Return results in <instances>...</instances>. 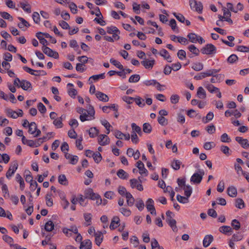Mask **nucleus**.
Masks as SVG:
<instances>
[{
	"mask_svg": "<svg viewBox=\"0 0 249 249\" xmlns=\"http://www.w3.org/2000/svg\"><path fill=\"white\" fill-rule=\"evenodd\" d=\"M219 231L220 232L225 234H227L228 233H231L232 231V229L229 226H222L219 228Z\"/></svg>",
	"mask_w": 249,
	"mask_h": 249,
	"instance_id": "21",
	"label": "nucleus"
},
{
	"mask_svg": "<svg viewBox=\"0 0 249 249\" xmlns=\"http://www.w3.org/2000/svg\"><path fill=\"white\" fill-rule=\"evenodd\" d=\"M181 162L178 160H174L171 163L172 168L175 170H178L180 168Z\"/></svg>",
	"mask_w": 249,
	"mask_h": 249,
	"instance_id": "37",
	"label": "nucleus"
},
{
	"mask_svg": "<svg viewBox=\"0 0 249 249\" xmlns=\"http://www.w3.org/2000/svg\"><path fill=\"white\" fill-rule=\"evenodd\" d=\"M19 87L21 88L24 90H31L32 89L31 83L26 80H22Z\"/></svg>",
	"mask_w": 249,
	"mask_h": 249,
	"instance_id": "9",
	"label": "nucleus"
},
{
	"mask_svg": "<svg viewBox=\"0 0 249 249\" xmlns=\"http://www.w3.org/2000/svg\"><path fill=\"white\" fill-rule=\"evenodd\" d=\"M134 101L135 102L136 104L140 107H143L145 106L144 100L142 99L140 97L134 98Z\"/></svg>",
	"mask_w": 249,
	"mask_h": 249,
	"instance_id": "55",
	"label": "nucleus"
},
{
	"mask_svg": "<svg viewBox=\"0 0 249 249\" xmlns=\"http://www.w3.org/2000/svg\"><path fill=\"white\" fill-rule=\"evenodd\" d=\"M188 198L189 197H187V196L186 197H184V196H180L179 195H178L177 196V200L179 203H181L185 204V203H188L189 202Z\"/></svg>",
	"mask_w": 249,
	"mask_h": 249,
	"instance_id": "45",
	"label": "nucleus"
},
{
	"mask_svg": "<svg viewBox=\"0 0 249 249\" xmlns=\"http://www.w3.org/2000/svg\"><path fill=\"white\" fill-rule=\"evenodd\" d=\"M120 222V218L118 216H114L111 220L109 228L111 230H114L118 226L115 224H118Z\"/></svg>",
	"mask_w": 249,
	"mask_h": 249,
	"instance_id": "22",
	"label": "nucleus"
},
{
	"mask_svg": "<svg viewBox=\"0 0 249 249\" xmlns=\"http://www.w3.org/2000/svg\"><path fill=\"white\" fill-rule=\"evenodd\" d=\"M105 78V73H101L97 75H93L91 76H90L89 79V84H91L92 83V81H90V80L91 79H93L95 81H97L99 79H104Z\"/></svg>",
	"mask_w": 249,
	"mask_h": 249,
	"instance_id": "30",
	"label": "nucleus"
},
{
	"mask_svg": "<svg viewBox=\"0 0 249 249\" xmlns=\"http://www.w3.org/2000/svg\"><path fill=\"white\" fill-rule=\"evenodd\" d=\"M25 173H26L25 177L26 181H27L28 182H30V183H31V182H33L34 181L33 180V178L32 175H31V172L29 170H28V171H25Z\"/></svg>",
	"mask_w": 249,
	"mask_h": 249,
	"instance_id": "56",
	"label": "nucleus"
},
{
	"mask_svg": "<svg viewBox=\"0 0 249 249\" xmlns=\"http://www.w3.org/2000/svg\"><path fill=\"white\" fill-rule=\"evenodd\" d=\"M33 19L36 23H39L40 22V16L38 13L35 12L32 15Z\"/></svg>",
	"mask_w": 249,
	"mask_h": 249,
	"instance_id": "64",
	"label": "nucleus"
},
{
	"mask_svg": "<svg viewBox=\"0 0 249 249\" xmlns=\"http://www.w3.org/2000/svg\"><path fill=\"white\" fill-rule=\"evenodd\" d=\"M210 74L208 73L207 71L205 72H202L198 74L197 75L194 76V79L196 80H201L203 78H205L207 77L210 76L209 75Z\"/></svg>",
	"mask_w": 249,
	"mask_h": 249,
	"instance_id": "28",
	"label": "nucleus"
},
{
	"mask_svg": "<svg viewBox=\"0 0 249 249\" xmlns=\"http://www.w3.org/2000/svg\"><path fill=\"white\" fill-rule=\"evenodd\" d=\"M85 198L92 200H95V198H99V195L93 192L92 189L89 188L85 192Z\"/></svg>",
	"mask_w": 249,
	"mask_h": 249,
	"instance_id": "6",
	"label": "nucleus"
},
{
	"mask_svg": "<svg viewBox=\"0 0 249 249\" xmlns=\"http://www.w3.org/2000/svg\"><path fill=\"white\" fill-rule=\"evenodd\" d=\"M41 34H42V32H38L36 34V36L39 39L40 43L45 46L47 45L48 42L47 40L41 36Z\"/></svg>",
	"mask_w": 249,
	"mask_h": 249,
	"instance_id": "34",
	"label": "nucleus"
},
{
	"mask_svg": "<svg viewBox=\"0 0 249 249\" xmlns=\"http://www.w3.org/2000/svg\"><path fill=\"white\" fill-rule=\"evenodd\" d=\"M189 4L191 9H195V11L201 14L203 10V5L200 1L197 2L196 0H189Z\"/></svg>",
	"mask_w": 249,
	"mask_h": 249,
	"instance_id": "3",
	"label": "nucleus"
},
{
	"mask_svg": "<svg viewBox=\"0 0 249 249\" xmlns=\"http://www.w3.org/2000/svg\"><path fill=\"white\" fill-rule=\"evenodd\" d=\"M87 108L88 109L87 110V111L88 113V115L92 117V119H94V115H95V110L94 109V107L92 106H91L90 104H89L88 105V106L87 107Z\"/></svg>",
	"mask_w": 249,
	"mask_h": 249,
	"instance_id": "31",
	"label": "nucleus"
},
{
	"mask_svg": "<svg viewBox=\"0 0 249 249\" xmlns=\"http://www.w3.org/2000/svg\"><path fill=\"white\" fill-rule=\"evenodd\" d=\"M117 175L122 179H126L128 178V174L123 169H119L117 171Z\"/></svg>",
	"mask_w": 249,
	"mask_h": 249,
	"instance_id": "24",
	"label": "nucleus"
},
{
	"mask_svg": "<svg viewBox=\"0 0 249 249\" xmlns=\"http://www.w3.org/2000/svg\"><path fill=\"white\" fill-rule=\"evenodd\" d=\"M18 19L20 21V22L18 23V27L21 29L22 30L25 31L24 28L29 27L30 26V24L27 22L25 19L21 17H18Z\"/></svg>",
	"mask_w": 249,
	"mask_h": 249,
	"instance_id": "16",
	"label": "nucleus"
},
{
	"mask_svg": "<svg viewBox=\"0 0 249 249\" xmlns=\"http://www.w3.org/2000/svg\"><path fill=\"white\" fill-rule=\"evenodd\" d=\"M99 18H95L93 21L97 22L98 24H100L101 26H105L106 25V22L103 20V17L100 16L99 17Z\"/></svg>",
	"mask_w": 249,
	"mask_h": 249,
	"instance_id": "63",
	"label": "nucleus"
},
{
	"mask_svg": "<svg viewBox=\"0 0 249 249\" xmlns=\"http://www.w3.org/2000/svg\"><path fill=\"white\" fill-rule=\"evenodd\" d=\"M110 62L117 68L119 69L120 70L122 71H124V68L123 66L120 63V62L114 59L113 58H111L110 59Z\"/></svg>",
	"mask_w": 249,
	"mask_h": 249,
	"instance_id": "29",
	"label": "nucleus"
},
{
	"mask_svg": "<svg viewBox=\"0 0 249 249\" xmlns=\"http://www.w3.org/2000/svg\"><path fill=\"white\" fill-rule=\"evenodd\" d=\"M18 163L17 161H14L11 163L10 166L6 174V177L8 179H10V178L14 174L15 172L18 169Z\"/></svg>",
	"mask_w": 249,
	"mask_h": 249,
	"instance_id": "4",
	"label": "nucleus"
},
{
	"mask_svg": "<svg viewBox=\"0 0 249 249\" xmlns=\"http://www.w3.org/2000/svg\"><path fill=\"white\" fill-rule=\"evenodd\" d=\"M204 85L206 89L212 93L215 92L216 90H218V88L212 84L206 83Z\"/></svg>",
	"mask_w": 249,
	"mask_h": 249,
	"instance_id": "32",
	"label": "nucleus"
},
{
	"mask_svg": "<svg viewBox=\"0 0 249 249\" xmlns=\"http://www.w3.org/2000/svg\"><path fill=\"white\" fill-rule=\"evenodd\" d=\"M198 36L195 33H189L187 35V37L189 38L190 42L192 43H196L197 42V38Z\"/></svg>",
	"mask_w": 249,
	"mask_h": 249,
	"instance_id": "44",
	"label": "nucleus"
},
{
	"mask_svg": "<svg viewBox=\"0 0 249 249\" xmlns=\"http://www.w3.org/2000/svg\"><path fill=\"white\" fill-rule=\"evenodd\" d=\"M143 131L146 133H150L152 131V127L149 123H144L142 127Z\"/></svg>",
	"mask_w": 249,
	"mask_h": 249,
	"instance_id": "38",
	"label": "nucleus"
},
{
	"mask_svg": "<svg viewBox=\"0 0 249 249\" xmlns=\"http://www.w3.org/2000/svg\"><path fill=\"white\" fill-rule=\"evenodd\" d=\"M136 167L139 169V173L141 175L144 174L145 176H147L148 171L145 168L144 164L141 160H139L137 162Z\"/></svg>",
	"mask_w": 249,
	"mask_h": 249,
	"instance_id": "10",
	"label": "nucleus"
},
{
	"mask_svg": "<svg viewBox=\"0 0 249 249\" xmlns=\"http://www.w3.org/2000/svg\"><path fill=\"white\" fill-rule=\"evenodd\" d=\"M204 171L203 170L199 169L197 173H194L191 177L190 180L195 184H199L204 175Z\"/></svg>",
	"mask_w": 249,
	"mask_h": 249,
	"instance_id": "2",
	"label": "nucleus"
},
{
	"mask_svg": "<svg viewBox=\"0 0 249 249\" xmlns=\"http://www.w3.org/2000/svg\"><path fill=\"white\" fill-rule=\"evenodd\" d=\"M167 222L171 227L174 231H177L178 229L176 226L177 222L175 219L173 218H169L168 220H167Z\"/></svg>",
	"mask_w": 249,
	"mask_h": 249,
	"instance_id": "23",
	"label": "nucleus"
},
{
	"mask_svg": "<svg viewBox=\"0 0 249 249\" xmlns=\"http://www.w3.org/2000/svg\"><path fill=\"white\" fill-rule=\"evenodd\" d=\"M192 68L196 71H200L203 69V65L201 63H196L193 64Z\"/></svg>",
	"mask_w": 249,
	"mask_h": 249,
	"instance_id": "43",
	"label": "nucleus"
},
{
	"mask_svg": "<svg viewBox=\"0 0 249 249\" xmlns=\"http://www.w3.org/2000/svg\"><path fill=\"white\" fill-rule=\"evenodd\" d=\"M177 55L179 59L182 60L186 58V53L185 51L183 50H180L178 51Z\"/></svg>",
	"mask_w": 249,
	"mask_h": 249,
	"instance_id": "62",
	"label": "nucleus"
},
{
	"mask_svg": "<svg viewBox=\"0 0 249 249\" xmlns=\"http://www.w3.org/2000/svg\"><path fill=\"white\" fill-rule=\"evenodd\" d=\"M146 207L148 211L155 208L154 201L152 198H148L146 202Z\"/></svg>",
	"mask_w": 249,
	"mask_h": 249,
	"instance_id": "49",
	"label": "nucleus"
},
{
	"mask_svg": "<svg viewBox=\"0 0 249 249\" xmlns=\"http://www.w3.org/2000/svg\"><path fill=\"white\" fill-rule=\"evenodd\" d=\"M119 211L125 216H129L131 213V212L129 209H127L124 208H121L119 209Z\"/></svg>",
	"mask_w": 249,
	"mask_h": 249,
	"instance_id": "57",
	"label": "nucleus"
},
{
	"mask_svg": "<svg viewBox=\"0 0 249 249\" xmlns=\"http://www.w3.org/2000/svg\"><path fill=\"white\" fill-rule=\"evenodd\" d=\"M16 179L17 182L19 183V187L21 190H23L25 187V184L24 180L21 176L19 174H17L16 177Z\"/></svg>",
	"mask_w": 249,
	"mask_h": 249,
	"instance_id": "25",
	"label": "nucleus"
},
{
	"mask_svg": "<svg viewBox=\"0 0 249 249\" xmlns=\"http://www.w3.org/2000/svg\"><path fill=\"white\" fill-rule=\"evenodd\" d=\"M135 205L140 211H142L144 207V202L141 198L137 199Z\"/></svg>",
	"mask_w": 249,
	"mask_h": 249,
	"instance_id": "36",
	"label": "nucleus"
},
{
	"mask_svg": "<svg viewBox=\"0 0 249 249\" xmlns=\"http://www.w3.org/2000/svg\"><path fill=\"white\" fill-rule=\"evenodd\" d=\"M175 17L180 22L184 23L185 20V17L181 14H177L175 12L173 13Z\"/></svg>",
	"mask_w": 249,
	"mask_h": 249,
	"instance_id": "53",
	"label": "nucleus"
},
{
	"mask_svg": "<svg viewBox=\"0 0 249 249\" xmlns=\"http://www.w3.org/2000/svg\"><path fill=\"white\" fill-rule=\"evenodd\" d=\"M98 142L101 145H106L109 144L110 139L107 135L101 134L98 137Z\"/></svg>",
	"mask_w": 249,
	"mask_h": 249,
	"instance_id": "7",
	"label": "nucleus"
},
{
	"mask_svg": "<svg viewBox=\"0 0 249 249\" xmlns=\"http://www.w3.org/2000/svg\"><path fill=\"white\" fill-rule=\"evenodd\" d=\"M99 130L96 127H91L89 131V134L91 138H94L98 135Z\"/></svg>",
	"mask_w": 249,
	"mask_h": 249,
	"instance_id": "35",
	"label": "nucleus"
},
{
	"mask_svg": "<svg viewBox=\"0 0 249 249\" xmlns=\"http://www.w3.org/2000/svg\"><path fill=\"white\" fill-rule=\"evenodd\" d=\"M155 63L154 59L149 60L144 58V60L141 61V64L144 66L146 69H151L153 67Z\"/></svg>",
	"mask_w": 249,
	"mask_h": 249,
	"instance_id": "11",
	"label": "nucleus"
},
{
	"mask_svg": "<svg viewBox=\"0 0 249 249\" xmlns=\"http://www.w3.org/2000/svg\"><path fill=\"white\" fill-rule=\"evenodd\" d=\"M235 206L239 209H242L245 207V203L241 198L236 199Z\"/></svg>",
	"mask_w": 249,
	"mask_h": 249,
	"instance_id": "50",
	"label": "nucleus"
},
{
	"mask_svg": "<svg viewBox=\"0 0 249 249\" xmlns=\"http://www.w3.org/2000/svg\"><path fill=\"white\" fill-rule=\"evenodd\" d=\"M189 50L195 55L197 56L199 55V50L194 45H190L188 46Z\"/></svg>",
	"mask_w": 249,
	"mask_h": 249,
	"instance_id": "41",
	"label": "nucleus"
},
{
	"mask_svg": "<svg viewBox=\"0 0 249 249\" xmlns=\"http://www.w3.org/2000/svg\"><path fill=\"white\" fill-rule=\"evenodd\" d=\"M94 236L95 237V243L98 246H99L103 241V233L101 231H97V232H95Z\"/></svg>",
	"mask_w": 249,
	"mask_h": 249,
	"instance_id": "14",
	"label": "nucleus"
},
{
	"mask_svg": "<svg viewBox=\"0 0 249 249\" xmlns=\"http://www.w3.org/2000/svg\"><path fill=\"white\" fill-rule=\"evenodd\" d=\"M84 217L85 219V220L87 223L86 225L89 226L91 224V217L92 215L90 213H85L84 214Z\"/></svg>",
	"mask_w": 249,
	"mask_h": 249,
	"instance_id": "46",
	"label": "nucleus"
},
{
	"mask_svg": "<svg viewBox=\"0 0 249 249\" xmlns=\"http://www.w3.org/2000/svg\"><path fill=\"white\" fill-rule=\"evenodd\" d=\"M200 51L202 54L212 55L216 53V48L212 44H207L201 48Z\"/></svg>",
	"mask_w": 249,
	"mask_h": 249,
	"instance_id": "1",
	"label": "nucleus"
},
{
	"mask_svg": "<svg viewBox=\"0 0 249 249\" xmlns=\"http://www.w3.org/2000/svg\"><path fill=\"white\" fill-rule=\"evenodd\" d=\"M158 123L162 126H164L167 124L168 120L163 116H159L158 117Z\"/></svg>",
	"mask_w": 249,
	"mask_h": 249,
	"instance_id": "51",
	"label": "nucleus"
},
{
	"mask_svg": "<svg viewBox=\"0 0 249 249\" xmlns=\"http://www.w3.org/2000/svg\"><path fill=\"white\" fill-rule=\"evenodd\" d=\"M53 124L58 128H62L63 127L62 117L55 119L53 122Z\"/></svg>",
	"mask_w": 249,
	"mask_h": 249,
	"instance_id": "48",
	"label": "nucleus"
},
{
	"mask_svg": "<svg viewBox=\"0 0 249 249\" xmlns=\"http://www.w3.org/2000/svg\"><path fill=\"white\" fill-rule=\"evenodd\" d=\"M20 6L24 11L28 13H30L31 12V7L29 4L20 3Z\"/></svg>",
	"mask_w": 249,
	"mask_h": 249,
	"instance_id": "61",
	"label": "nucleus"
},
{
	"mask_svg": "<svg viewBox=\"0 0 249 249\" xmlns=\"http://www.w3.org/2000/svg\"><path fill=\"white\" fill-rule=\"evenodd\" d=\"M140 79V76L139 74H133L128 79L129 83H136L138 82Z\"/></svg>",
	"mask_w": 249,
	"mask_h": 249,
	"instance_id": "42",
	"label": "nucleus"
},
{
	"mask_svg": "<svg viewBox=\"0 0 249 249\" xmlns=\"http://www.w3.org/2000/svg\"><path fill=\"white\" fill-rule=\"evenodd\" d=\"M238 60V57L236 54H232L227 59L228 63L232 64Z\"/></svg>",
	"mask_w": 249,
	"mask_h": 249,
	"instance_id": "58",
	"label": "nucleus"
},
{
	"mask_svg": "<svg viewBox=\"0 0 249 249\" xmlns=\"http://www.w3.org/2000/svg\"><path fill=\"white\" fill-rule=\"evenodd\" d=\"M58 180V182L61 185L65 186L68 185V179H67L66 176L64 174L59 176Z\"/></svg>",
	"mask_w": 249,
	"mask_h": 249,
	"instance_id": "27",
	"label": "nucleus"
},
{
	"mask_svg": "<svg viewBox=\"0 0 249 249\" xmlns=\"http://www.w3.org/2000/svg\"><path fill=\"white\" fill-rule=\"evenodd\" d=\"M28 132L31 134H34L37 129V126L35 122H32L29 124Z\"/></svg>",
	"mask_w": 249,
	"mask_h": 249,
	"instance_id": "33",
	"label": "nucleus"
},
{
	"mask_svg": "<svg viewBox=\"0 0 249 249\" xmlns=\"http://www.w3.org/2000/svg\"><path fill=\"white\" fill-rule=\"evenodd\" d=\"M2 239L5 241L6 242V243H7L8 244L10 245V246H13V239L7 235H4L2 236Z\"/></svg>",
	"mask_w": 249,
	"mask_h": 249,
	"instance_id": "52",
	"label": "nucleus"
},
{
	"mask_svg": "<svg viewBox=\"0 0 249 249\" xmlns=\"http://www.w3.org/2000/svg\"><path fill=\"white\" fill-rule=\"evenodd\" d=\"M42 50L43 53L49 57H53L55 59H57L59 57V54L57 52L53 51L47 46H43Z\"/></svg>",
	"mask_w": 249,
	"mask_h": 249,
	"instance_id": "5",
	"label": "nucleus"
},
{
	"mask_svg": "<svg viewBox=\"0 0 249 249\" xmlns=\"http://www.w3.org/2000/svg\"><path fill=\"white\" fill-rule=\"evenodd\" d=\"M65 157L66 159L70 160V163L73 165L76 164L78 161V157L77 156H72L68 153L65 154Z\"/></svg>",
	"mask_w": 249,
	"mask_h": 249,
	"instance_id": "12",
	"label": "nucleus"
},
{
	"mask_svg": "<svg viewBox=\"0 0 249 249\" xmlns=\"http://www.w3.org/2000/svg\"><path fill=\"white\" fill-rule=\"evenodd\" d=\"M92 243L89 239H86L81 242L79 247L80 249L85 248V249H91Z\"/></svg>",
	"mask_w": 249,
	"mask_h": 249,
	"instance_id": "13",
	"label": "nucleus"
},
{
	"mask_svg": "<svg viewBox=\"0 0 249 249\" xmlns=\"http://www.w3.org/2000/svg\"><path fill=\"white\" fill-rule=\"evenodd\" d=\"M96 97L100 100L102 102H107L108 101L109 98L107 95L106 94L97 91L96 94Z\"/></svg>",
	"mask_w": 249,
	"mask_h": 249,
	"instance_id": "15",
	"label": "nucleus"
},
{
	"mask_svg": "<svg viewBox=\"0 0 249 249\" xmlns=\"http://www.w3.org/2000/svg\"><path fill=\"white\" fill-rule=\"evenodd\" d=\"M196 94L197 97L200 99H204L206 97V91L201 87H199L198 88Z\"/></svg>",
	"mask_w": 249,
	"mask_h": 249,
	"instance_id": "20",
	"label": "nucleus"
},
{
	"mask_svg": "<svg viewBox=\"0 0 249 249\" xmlns=\"http://www.w3.org/2000/svg\"><path fill=\"white\" fill-rule=\"evenodd\" d=\"M160 56H162L164 59L166 60L168 62H171L172 59L168 52L165 49H162L159 53Z\"/></svg>",
	"mask_w": 249,
	"mask_h": 249,
	"instance_id": "18",
	"label": "nucleus"
},
{
	"mask_svg": "<svg viewBox=\"0 0 249 249\" xmlns=\"http://www.w3.org/2000/svg\"><path fill=\"white\" fill-rule=\"evenodd\" d=\"M213 240L212 235H207L205 236L203 241V245L205 248L208 247Z\"/></svg>",
	"mask_w": 249,
	"mask_h": 249,
	"instance_id": "17",
	"label": "nucleus"
},
{
	"mask_svg": "<svg viewBox=\"0 0 249 249\" xmlns=\"http://www.w3.org/2000/svg\"><path fill=\"white\" fill-rule=\"evenodd\" d=\"M51 196V195L47 194L45 197L46 203L48 207H52L53 205V200Z\"/></svg>",
	"mask_w": 249,
	"mask_h": 249,
	"instance_id": "59",
	"label": "nucleus"
},
{
	"mask_svg": "<svg viewBox=\"0 0 249 249\" xmlns=\"http://www.w3.org/2000/svg\"><path fill=\"white\" fill-rule=\"evenodd\" d=\"M184 194L186 196L189 197L192 193V188L190 185L185 186L184 187Z\"/></svg>",
	"mask_w": 249,
	"mask_h": 249,
	"instance_id": "40",
	"label": "nucleus"
},
{
	"mask_svg": "<svg viewBox=\"0 0 249 249\" xmlns=\"http://www.w3.org/2000/svg\"><path fill=\"white\" fill-rule=\"evenodd\" d=\"M235 141L237 142L243 148L246 149L249 148V141L247 139L237 136L235 138Z\"/></svg>",
	"mask_w": 249,
	"mask_h": 249,
	"instance_id": "8",
	"label": "nucleus"
},
{
	"mask_svg": "<svg viewBox=\"0 0 249 249\" xmlns=\"http://www.w3.org/2000/svg\"><path fill=\"white\" fill-rule=\"evenodd\" d=\"M6 113L8 116L13 118L17 119L18 117L17 112L11 109L8 108L6 110Z\"/></svg>",
	"mask_w": 249,
	"mask_h": 249,
	"instance_id": "39",
	"label": "nucleus"
},
{
	"mask_svg": "<svg viewBox=\"0 0 249 249\" xmlns=\"http://www.w3.org/2000/svg\"><path fill=\"white\" fill-rule=\"evenodd\" d=\"M93 155V158L96 163H98L100 161H101L102 157L101 154L99 152H97L96 153H94Z\"/></svg>",
	"mask_w": 249,
	"mask_h": 249,
	"instance_id": "54",
	"label": "nucleus"
},
{
	"mask_svg": "<svg viewBox=\"0 0 249 249\" xmlns=\"http://www.w3.org/2000/svg\"><path fill=\"white\" fill-rule=\"evenodd\" d=\"M231 225L233 227V229L235 230H238L241 227V225L239 221L237 219H233L231 221Z\"/></svg>",
	"mask_w": 249,
	"mask_h": 249,
	"instance_id": "47",
	"label": "nucleus"
},
{
	"mask_svg": "<svg viewBox=\"0 0 249 249\" xmlns=\"http://www.w3.org/2000/svg\"><path fill=\"white\" fill-rule=\"evenodd\" d=\"M221 141L223 142H230L231 141V138L228 136L227 133H224L221 136Z\"/></svg>",
	"mask_w": 249,
	"mask_h": 249,
	"instance_id": "60",
	"label": "nucleus"
},
{
	"mask_svg": "<svg viewBox=\"0 0 249 249\" xmlns=\"http://www.w3.org/2000/svg\"><path fill=\"white\" fill-rule=\"evenodd\" d=\"M227 194L232 197L236 196L237 194L236 188L233 186L229 187L227 189Z\"/></svg>",
	"mask_w": 249,
	"mask_h": 249,
	"instance_id": "19",
	"label": "nucleus"
},
{
	"mask_svg": "<svg viewBox=\"0 0 249 249\" xmlns=\"http://www.w3.org/2000/svg\"><path fill=\"white\" fill-rule=\"evenodd\" d=\"M54 227V225L53 221L49 220L45 223L44 229L47 231H51L53 230Z\"/></svg>",
	"mask_w": 249,
	"mask_h": 249,
	"instance_id": "26",
	"label": "nucleus"
}]
</instances>
